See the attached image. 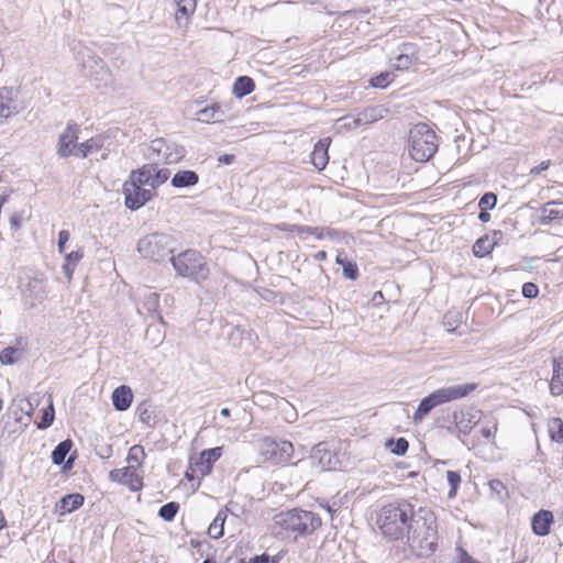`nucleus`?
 I'll return each mask as SVG.
<instances>
[{"label": "nucleus", "instance_id": "5701e85b", "mask_svg": "<svg viewBox=\"0 0 563 563\" xmlns=\"http://www.w3.org/2000/svg\"><path fill=\"white\" fill-rule=\"evenodd\" d=\"M111 399L115 410L125 411L133 401L132 389L126 385H121L112 391Z\"/></svg>", "mask_w": 563, "mask_h": 563}, {"label": "nucleus", "instance_id": "4468645a", "mask_svg": "<svg viewBox=\"0 0 563 563\" xmlns=\"http://www.w3.org/2000/svg\"><path fill=\"white\" fill-rule=\"evenodd\" d=\"M151 150L162 156L165 163L175 164L185 157L186 150L176 143H167L164 139H156L151 143Z\"/></svg>", "mask_w": 563, "mask_h": 563}, {"label": "nucleus", "instance_id": "8fccbe9b", "mask_svg": "<svg viewBox=\"0 0 563 563\" xmlns=\"http://www.w3.org/2000/svg\"><path fill=\"white\" fill-rule=\"evenodd\" d=\"M279 560L276 556H271L267 553H262L252 556L247 562L245 563H278Z\"/></svg>", "mask_w": 563, "mask_h": 563}, {"label": "nucleus", "instance_id": "a19ab883", "mask_svg": "<svg viewBox=\"0 0 563 563\" xmlns=\"http://www.w3.org/2000/svg\"><path fill=\"white\" fill-rule=\"evenodd\" d=\"M137 415L139 419L142 423L146 424L147 427H153L155 424V412L151 409V406L146 402H142L137 407Z\"/></svg>", "mask_w": 563, "mask_h": 563}, {"label": "nucleus", "instance_id": "c756f323", "mask_svg": "<svg viewBox=\"0 0 563 563\" xmlns=\"http://www.w3.org/2000/svg\"><path fill=\"white\" fill-rule=\"evenodd\" d=\"M154 173V163L144 164L142 167L130 173L129 180H134L141 186H150L152 188Z\"/></svg>", "mask_w": 563, "mask_h": 563}, {"label": "nucleus", "instance_id": "0eeeda50", "mask_svg": "<svg viewBox=\"0 0 563 563\" xmlns=\"http://www.w3.org/2000/svg\"><path fill=\"white\" fill-rule=\"evenodd\" d=\"M409 154L416 162L430 161L438 151V136L427 123H418L409 132Z\"/></svg>", "mask_w": 563, "mask_h": 563}, {"label": "nucleus", "instance_id": "603ef678", "mask_svg": "<svg viewBox=\"0 0 563 563\" xmlns=\"http://www.w3.org/2000/svg\"><path fill=\"white\" fill-rule=\"evenodd\" d=\"M84 257V252L81 250L73 251L65 256L66 263L76 266L78 262Z\"/></svg>", "mask_w": 563, "mask_h": 563}, {"label": "nucleus", "instance_id": "f704fd0d", "mask_svg": "<svg viewBox=\"0 0 563 563\" xmlns=\"http://www.w3.org/2000/svg\"><path fill=\"white\" fill-rule=\"evenodd\" d=\"M549 435L553 442L563 443V420L551 418L548 423Z\"/></svg>", "mask_w": 563, "mask_h": 563}, {"label": "nucleus", "instance_id": "052dcab7", "mask_svg": "<svg viewBox=\"0 0 563 563\" xmlns=\"http://www.w3.org/2000/svg\"><path fill=\"white\" fill-rule=\"evenodd\" d=\"M504 236V233L503 231L500 230H494L490 234H489V238H490V244L495 247L496 245H498V243L501 241Z\"/></svg>", "mask_w": 563, "mask_h": 563}, {"label": "nucleus", "instance_id": "ea45409f", "mask_svg": "<svg viewBox=\"0 0 563 563\" xmlns=\"http://www.w3.org/2000/svg\"><path fill=\"white\" fill-rule=\"evenodd\" d=\"M55 419V409L53 406V401L51 400L48 406L42 410V417L38 422H36V427L40 430H45L49 428Z\"/></svg>", "mask_w": 563, "mask_h": 563}, {"label": "nucleus", "instance_id": "b1692460", "mask_svg": "<svg viewBox=\"0 0 563 563\" xmlns=\"http://www.w3.org/2000/svg\"><path fill=\"white\" fill-rule=\"evenodd\" d=\"M553 374L550 383V391L553 396L563 395V358L552 360Z\"/></svg>", "mask_w": 563, "mask_h": 563}, {"label": "nucleus", "instance_id": "13d9d810", "mask_svg": "<svg viewBox=\"0 0 563 563\" xmlns=\"http://www.w3.org/2000/svg\"><path fill=\"white\" fill-rule=\"evenodd\" d=\"M190 545L196 549L201 555L205 554V548L210 549L211 545L208 541L190 540Z\"/></svg>", "mask_w": 563, "mask_h": 563}, {"label": "nucleus", "instance_id": "7ed1b4c3", "mask_svg": "<svg viewBox=\"0 0 563 563\" xmlns=\"http://www.w3.org/2000/svg\"><path fill=\"white\" fill-rule=\"evenodd\" d=\"M274 525L287 537L298 540L318 530L322 526V519L313 511L296 507L275 515Z\"/></svg>", "mask_w": 563, "mask_h": 563}, {"label": "nucleus", "instance_id": "2eb2a0df", "mask_svg": "<svg viewBox=\"0 0 563 563\" xmlns=\"http://www.w3.org/2000/svg\"><path fill=\"white\" fill-rule=\"evenodd\" d=\"M391 67L396 70H407L418 62L419 48L415 43L405 42L397 48Z\"/></svg>", "mask_w": 563, "mask_h": 563}, {"label": "nucleus", "instance_id": "412c9836", "mask_svg": "<svg viewBox=\"0 0 563 563\" xmlns=\"http://www.w3.org/2000/svg\"><path fill=\"white\" fill-rule=\"evenodd\" d=\"M331 143V139L323 137L320 139L313 146V151L311 152V164L319 172L323 170L329 163V146Z\"/></svg>", "mask_w": 563, "mask_h": 563}, {"label": "nucleus", "instance_id": "f8f14e48", "mask_svg": "<svg viewBox=\"0 0 563 563\" xmlns=\"http://www.w3.org/2000/svg\"><path fill=\"white\" fill-rule=\"evenodd\" d=\"M74 446L71 439H65L60 441L52 451V463L60 466L63 473H67L73 470L75 461L77 459V452L70 453Z\"/></svg>", "mask_w": 563, "mask_h": 563}, {"label": "nucleus", "instance_id": "473e14b6", "mask_svg": "<svg viewBox=\"0 0 563 563\" xmlns=\"http://www.w3.org/2000/svg\"><path fill=\"white\" fill-rule=\"evenodd\" d=\"M142 307L156 320L164 323L163 316L159 311V295L157 292H150L144 296Z\"/></svg>", "mask_w": 563, "mask_h": 563}, {"label": "nucleus", "instance_id": "423d86ee", "mask_svg": "<svg viewBox=\"0 0 563 563\" xmlns=\"http://www.w3.org/2000/svg\"><path fill=\"white\" fill-rule=\"evenodd\" d=\"M173 268L180 277L188 278L197 284L207 280L210 275V268L206 257L197 250L188 249L178 255L169 258Z\"/></svg>", "mask_w": 563, "mask_h": 563}, {"label": "nucleus", "instance_id": "0e129e2a", "mask_svg": "<svg viewBox=\"0 0 563 563\" xmlns=\"http://www.w3.org/2000/svg\"><path fill=\"white\" fill-rule=\"evenodd\" d=\"M550 166V161L541 162L538 166L531 169V174L539 175L543 170H547Z\"/></svg>", "mask_w": 563, "mask_h": 563}, {"label": "nucleus", "instance_id": "a211bd4d", "mask_svg": "<svg viewBox=\"0 0 563 563\" xmlns=\"http://www.w3.org/2000/svg\"><path fill=\"white\" fill-rule=\"evenodd\" d=\"M16 93L18 91L13 87L4 86L0 88V123L20 112Z\"/></svg>", "mask_w": 563, "mask_h": 563}, {"label": "nucleus", "instance_id": "9b49d317", "mask_svg": "<svg viewBox=\"0 0 563 563\" xmlns=\"http://www.w3.org/2000/svg\"><path fill=\"white\" fill-rule=\"evenodd\" d=\"M122 194L124 196L125 207L131 211H136L152 200L155 191L152 189H145L134 180L128 179L123 184Z\"/></svg>", "mask_w": 563, "mask_h": 563}, {"label": "nucleus", "instance_id": "aec40b11", "mask_svg": "<svg viewBox=\"0 0 563 563\" xmlns=\"http://www.w3.org/2000/svg\"><path fill=\"white\" fill-rule=\"evenodd\" d=\"M553 523V514L550 510L541 509L532 516L531 529L534 534L545 537L551 532V526Z\"/></svg>", "mask_w": 563, "mask_h": 563}, {"label": "nucleus", "instance_id": "4c0bfd02", "mask_svg": "<svg viewBox=\"0 0 563 563\" xmlns=\"http://www.w3.org/2000/svg\"><path fill=\"white\" fill-rule=\"evenodd\" d=\"M179 508L180 507L177 501H169L158 509V517L164 521L170 522L175 519Z\"/></svg>", "mask_w": 563, "mask_h": 563}, {"label": "nucleus", "instance_id": "3c124183", "mask_svg": "<svg viewBox=\"0 0 563 563\" xmlns=\"http://www.w3.org/2000/svg\"><path fill=\"white\" fill-rule=\"evenodd\" d=\"M489 487L493 493H495L497 496L501 497V495L507 490L504 483L499 479H492L489 482Z\"/></svg>", "mask_w": 563, "mask_h": 563}, {"label": "nucleus", "instance_id": "c03bdc74", "mask_svg": "<svg viewBox=\"0 0 563 563\" xmlns=\"http://www.w3.org/2000/svg\"><path fill=\"white\" fill-rule=\"evenodd\" d=\"M446 479L450 485L449 497L452 498L456 495L457 488L462 482L461 475L456 471H448Z\"/></svg>", "mask_w": 563, "mask_h": 563}, {"label": "nucleus", "instance_id": "39448f33", "mask_svg": "<svg viewBox=\"0 0 563 563\" xmlns=\"http://www.w3.org/2000/svg\"><path fill=\"white\" fill-rule=\"evenodd\" d=\"M478 388L476 383H467L462 385H454L442 387L430 393L422 398L416 409L412 420L415 423L421 422L427 415L431 412L437 406L443 405L449 401L467 397L471 393Z\"/></svg>", "mask_w": 563, "mask_h": 563}, {"label": "nucleus", "instance_id": "4be33fe9", "mask_svg": "<svg viewBox=\"0 0 563 563\" xmlns=\"http://www.w3.org/2000/svg\"><path fill=\"white\" fill-rule=\"evenodd\" d=\"M388 112V109H386L384 106H374L368 107L361 111L354 119H353V125L360 126V125H366L374 123L385 117V114Z\"/></svg>", "mask_w": 563, "mask_h": 563}, {"label": "nucleus", "instance_id": "a18cd8bd", "mask_svg": "<svg viewBox=\"0 0 563 563\" xmlns=\"http://www.w3.org/2000/svg\"><path fill=\"white\" fill-rule=\"evenodd\" d=\"M339 265L342 266V274L346 279L355 280L358 277V267L356 263L351 261H345L344 263L339 262Z\"/></svg>", "mask_w": 563, "mask_h": 563}, {"label": "nucleus", "instance_id": "58836bf2", "mask_svg": "<svg viewBox=\"0 0 563 563\" xmlns=\"http://www.w3.org/2000/svg\"><path fill=\"white\" fill-rule=\"evenodd\" d=\"M395 75L391 71H383L369 79L373 88L385 89L394 81Z\"/></svg>", "mask_w": 563, "mask_h": 563}, {"label": "nucleus", "instance_id": "338daca9", "mask_svg": "<svg viewBox=\"0 0 563 563\" xmlns=\"http://www.w3.org/2000/svg\"><path fill=\"white\" fill-rule=\"evenodd\" d=\"M258 292H260L261 297L265 300H269L273 296H275V292L267 288H262V290Z\"/></svg>", "mask_w": 563, "mask_h": 563}, {"label": "nucleus", "instance_id": "bb28decb", "mask_svg": "<svg viewBox=\"0 0 563 563\" xmlns=\"http://www.w3.org/2000/svg\"><path fill=\"white\" fill-rule=\"evenodd\" d=\"M106 139L107 137L104 135L99 134V135L92 136L89 140L80 143L77 147L75 156L85 158L90 153L100 151L104 145Z\"/></svg>", "mask_w": 563, "mask_h": 563}, {"label": "nucleus", "instance_id": "9d476101", "mask_svg": "<svg viewBox=\"0 0 563 563\" xmlns=\"http://www.w3.org/2000/svg\"><path fill=\"white\" fill-rule=\"evenodd\" d=\"M310 460L322 471L338 470L342 465L341 456L330 442L322 441L316 444L310 452Z\"/></svg>", "mask_w": 563, "mask_h": 563}, {"label": "nucleus", "instance_id": "72a5a7b5", "mask_svg": "<svg viewBox=\"0 0 563 563\" xmlns=\"http://www.w3.org/2000/svg\"><path fill=\"white\" fill-rule=\"evenodd\" d=\"M494 246L490 244L489 234H485L476 240L473 245V254L475 257L483 258L492 253Z\"/></svg>", "mask_w": 563, "mask_h": 563}, {"label": "nucleus", "instance_id": "f03ea898", "mask_svg": "<svg viewBox=\"0 0 563 563\" xmlns=\"http://www.w3.org/2000/svg\"><path fill=\"white\" fill-rule=\"evenodd\" d=\"M411 551L419 558H430L438 549L439 533L434 514L419 507L417 518L406 537Z\"/></svg>", "mask_w": 563, "mask_h": 563}, {"label": "nucleus", "instance_id": "4d7b16f0", "mask_svg": "<svg viewBox=\"0 0 563 563\" xmlns=\"http://www.w3.org/2000/svg\"><path fill=\"white\" fill-rule=\"evenodd\" d=\"M68 240H69V232L67 230H62L58 233V242H57L58 251L60 253H63L65 251V246H66V243L68 242Z\"/></svg>", "mask_w": 563, "mask_h": 563}, {"label": "nucleus", "instance_id": "2f4dec72", "mask_svg": "<svg viewBox=\"0 0 563 563\" xmlns=\"http://www.w3.org/2000/svg\"><path fill=\"white\" fill-rule=\"evenodd\" d=\"M229 509L224 507L220 509L216 515L213 521L208 527V536L212 539H219L224 532V522L228 518Z\"/></svg>", "mask_w": 563, "mask_h": 563}, {"label": "nucleus", "instance_id": "de8ad7c7", "mask_svg": "<svg viewBox=\"0 0 563 563\" xmlns=\"http://www.w3.org/2000/svg\"><path fill=\"white\" fill-rule=\"evenodd\" d=\"M437 426L439 428L446 429L449 433H454L456 430V427L453 422L452 413H446L445 416L438 418Z\"/></svg>", "mask_w": 563, "mask_h": 563}, {"label": "nucleus", "instance_id": "c9c22d12", "mask_svg": "<svg viewBox=\"0 0 563 563\" xmlns=\"http://www.w3.org/2000/svg\"><path fill=\"white\" fill-rule=\"evenodd\" d=\"M23 350L16 346H7L0 352V363L2 365H13L16 363L19 356L22 355Z\"/></svg>", "mask_w": 563, "mask_h": 563}, {"label": "nucleus", "instance_id": "e433bc0d", "mask_svg": "<svg viewBox=\"0 0 563 563\" xmlns=\"http://www.w3.org/2000/svg\"><path fill=\"white\" fill-rule=\"evenodd\" d=\"M146 454L144 448L140 444H135L130 448L126 456V462L130 465H134L135 468L140 467L145 459Z\"/></svg>", "mask_w": 563, "mask_h": 563}, {"label": "nucleus", "instance_id": "680f3d73", "mask_svg": "<svg viewBox=\"0 0 563 563\" xmlns=\"http://www.w3.org/2000/svg\"><path fill=\"white\" fill-rule=\"evenodd\" d=\"M497 430V426L495 424L493 428L484 427L481 429V434L486 439L490 440L494 437L495 431Z\"/></svg>", "mask_w": 563, "mask_h": 563}, {"label": "nucleus", "instance_id": "ddd939ff", "mask_svg": "<svg viewBox=\"0 0 563 563\" xmlns=\"http://www.w3.org/2000/svg\"><path fill=\"white\" fill-rule=\"evenodd\" d=\"M109 478L129 487L131 492H139L143 488V478L136 473L134 465L110 471Z\"/></svg>", "mask_w": 563, "mask_h": 563}, {"label": "nucleus", "instance_id": "5fc2aeb1", "mask_svg": "<svg viewBox=\"0 0 563 563\" xmlns=\"http://www.w3.org/2000/svg\"><path fill=\"white\" fill-rule=\"evenodd\" d=\"M291 228L296 230L297 233L299 234H317V232H319V228L318 227H308V225H297V224H291Z\"/></svg>", "mask_w": 563, "mask_h": 563}, {"label": "nucleus", "instance_id": "7c9ffc66", "mask_svg": "<svg viewBox=\"0 0 563 563\" xmlns=\"http://www.w3.org/2000/svg\"><path fill=\"white\" fill-rule=\"evenodd\" d=\"M255 90V81L249 76H239L233 82L232 92L238 99L251 95Z\"/></svg>", "mask_w": 563, "mask_h": 563}, {"label": "nucleus", "instance_id": "f257e3e1", "mask_svg": "<svg viewBox=\"0 0 563 563\" xmlns=\"http://www.w3.org/2000/svg\"><path fill=\"white\" fill-rule=\"evenodd\" d=\"M418 509L406 499L387 504L379 510L376 523L382 534L391 541L404 540L410 533Z\"/></svg>", "mask_w": 563, "mask_h": 563}, {"label": "nucleus", "instance_id": "20e7f679", "mask_svg": "<svg viewBox=\"0 0 563 563\" xmlns=\"http://www.w3.org/2000/svg\"><path fill=\"white\" fill-rule=\"evenodd\" d=\"M79 71L96 88L108 87L112 84V73L106 62L84 43L78 42L71 47Z\"/></svg>", "mask_w": 563, "mask_h": 563}, {"label": "nucleus", "instance_id": "bf43d9fd", "mask_svg": "<svg viewBox=\"0 0 563 563\" xmlns=\"http://www.w3.org/2000/svg\"><path fill=\"white\" fill-rule=\"evenodd\" d=\"M195 10H196V7H192V5H186V4H180V3L177 4V14L180 13L185 18H188L189 15H191L195 12Z\"/></svg>", "mask_w": 563, "mask_h": 563}, {"label": "nucleus", "instance_id": "a878e982", "mask_svg": "<svg viewBox=\"0 0 563 563\" xmlns=\"http://www.w3.org/2000/svg\"><path fill=\"white\" fill-rule=\"evenodd\" d=\"M199 183V175L195 170H178L172 177L170 184L175 188H189Z\"/></svg>", "mask_w": 563, "mask_h": 563}, {"label": "nucleus", "instance_id": "69168bd1", "mask_svg": "<svg viewBox=\"0 0 563 563\" xmlns=\"http://www.w3.org/2000/svg\"><path fill=\"white\" fill-rule=\"evenodd\" d=\"M478 220L483 223L488 222L490 220V214H489L488 210L481 209L479 214H478Z\"/></svg>", "mask_w": 563, "mask_h": 563}, {"label": "nucleus", "instance_id": "6e6552de", "mask_svg": "<svg viewBox=\"0 0 563 563\" xmlns=\"http://www.w3.org/2000/svg\"><path fill=\"white\" fill-rule=\"evenodd\" d=\"M173 243L174 240L172 235L154 232L139 240L137 252L144 258L161 262L174 252Z\"/></svg>", "mask_w": 563, "mask_h": 563}, {"label": "nucleus", "instance_id": "6e6d98bb", "mask_svg": "<svg viewBox=\"0 0 563 563\" xmlns=\"http://www.w3.org/2000/svg\"><path fill=\"white\" fill-rule=\"evenodd\" d=\"M10 228L14 231H18L22 227V216L19 212H14L10 216L9 219Z\"/></svg>", "mask_w": 563, "mask_h": 563}, {"label": "nucleus", "instance_id": "864d4df0", "mask_svg": "<svg viewBox=\"0 0 563 563\" xmlns=\"http://www.w3.org/2000/svg\"><path fill=\"white\" fill-rule=\"evenodd\" d=\"M19 408L21 411L25 412V415L31 418L32 412L34 410L32 402L27 398H21L19 400Z\"/></svg>", "mask_w": 563, "mask_h": 563}, {"label": "nucleus", "instance_id": "37998d69", "mask_svg": "<svg viewBox=\"0 0 563 563\" xmlns=\"http://www.w3.org/2000/svg\"><path fill=\"white\" fill-rule=\"evenodd\" d=\"M170 176V172L167 168H157V165L154 164V173H153V183L152 190L155 191L161 185L167 181Z\"/></svg>", "mask_w": 563, "mask_h": 563}, {"label": "nucleus", "instance_id": "49530a36", "mask_svg": "<svg viewBox=\"0 0 563 563\" xmlns=\"http://www.w3.org/2000/svg\"><path fill=\"white\" fill-rule=\"evenodd\" d=\"M497 205V195L489 191V192H485L481 199H479V202H478V207L481 209H485V210H492L496 207Z\"/></svg>", "mask_w": 563, "mask_h": 563}, {"label": "nucleus", "instance_id": "09e8293b", "mask_svg": "<svg viewBox=\"0 0 563 563\" xmlns=\"http://www.w3.org/2000/svg\"><path fill=\"white\" fill-rule=\"evenodd\" d=\"M521 292L525 298L533 299L539 295V287L534 283L528 282L522 285Z\"/></svg>", "mask_w": 563, "mask_h": 563}, {"label": "nucleus", "instance_id": "1a4fd4ad", "mask_svg": "<svg viewBox=\"0 0 563 563\" xmlns=\"http://www.w3.org/2000/svg\"><path fill=\"white\" fill-rule=\"evenodd\" d=\"M261 453L266 461L274 464H284L292 457L294 445L287 440L265 438L262 442Z\"/></svg>", "mask_w": 563, "mask_h": 563}, {"label": "nucleus", "instance_id": "dca6fc26", "mask_svg": "<svg viewBox=\"0 0 563 563\" xmlns=\"http://www.w3.org/2000/svg\"><path fill=\"white\" fill-rule=\"evenodd\" d=\"M78 124L68 123L66 129L59 135L58 144H57V155L60 158H67L71 155H75L78 145Z\"/></svg>", "mask_w": 563, "mask_h": 563}, {"label": "nucleus", "instance_id": "f3484780", "mask_svg": "<svg viewBox=\"0 0 563 563\" xmlns=\"http://www.w3.org/2000/svg\"><path fill=\"white\" fill-rule=\"evenodd\" d=\"M453 422L460 433L468 434L472 429L479 423L482 411L475 408L467 410H455L452 413Z\"/></svg>", "mask_w": 563, "mask_h": 563}, {"label": "nucleus", "instance_id": "6ab92c4d", "mask_svg": "<svg viewBox=\"0 0 563 563\" xmlns=\"http://www.w3.org/2000/svg\"><path fill=\"white\" fill-rule=\"evenodd\" d=\"M222 448H211L203 450L197 459L195 465L200 472L201 476L211 474L214 463L221 457Z\"/></svg>", "mask_w": 563, "mask_h": 563}, {"label": "nucleus", "instance_id": "393cba45", "mask_svg": "<svg viewBox=\"0 0 563 563\" xmlns=\"http://www.w3.org/2000/svg\"><path fill=\"white\" fill-rule=\"evenodd\" d=\"M563 201H550L541 208L540 223L549 224L554 220L563 219Z\"/></svg>", "mask_w": 563, "mask_h": 563}, {"label": "nucleus", "instance_id": "c85d7f7f", "mask_svg": "<svg viewBox=\"0 0 563 563\" xmlns=\"http://www.w3.org/2000/svg\"><path fill=\"white\" fill-rule=\"evenodd\" d=\"M198 120L203 123L222 122L225 117V111L220 104L213 103L197 112Z\"/></svg>", "mask_w": 563, "mask_h": 563}, {"label": "nucleus", "instance_id": "79ce46f5", "mask_svg": "<svg viewBox=\"0 0 563 563\" xmlns=\"http://www.w3.org/2000/svg\"><path fill=\"white\" fill-rule=\"evenodd\" d=\"M386 446L393 454L402 456L409 449V442L405 438L390 439L387 441Z\"/></svg>", "mask_w": 563, "mask_h": 563}, {"label": "nucleus", "instance_id": "e2e57ef3", "mask_svg": "<svg viewBox=\"0 0 563 563\" xmlns=\"http://www.w3.org/2000/svg\"><path fill=\"white\" fill-rule=\"evenodd\" d=\"M235 159L233 154H222L218 157V162L223 165H231Z\"/></svg>", "mask_w": 563, "mask_h": 563}, {"label": "nucleus", "instance_id": "cd10ccee", "mask_svg": "<svg viewBox=\"0 0 563 563\" xmlns=\"http://www.w3.org/2000/svg\"><path fill=\"white\" fill-rule=\"evenodd\" d=\"M85 501V497L79 493L67 494L63 496L57 504L60 515H66L79 509Z\"/></svg>", "mask_w": 563, "mask_h": 563}, {"label": "nucleus", "instance_id": "774afa93", "mask_svg": "<svg viewBox=\"0 0 563 563\" xmlns=\"http://www.w3.org/2000/svg\"><path fill=\"white\" fill-rule=\"evenodd\" d=\"M325 236L334 239L340 235V232L335 229L324 228Z\"/></svg>", "mask_w": 563, "mask_h": 563}]
</instances>
